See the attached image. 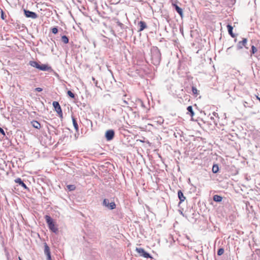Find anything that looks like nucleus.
Here are the masks:
<instances>
[{"instance_id":"16","label":"nucleus","mask_w":260,"mask_h":260,"mask_svg":"<svg viewBox=\"0 0 260 260\" xmlns=\"http://www.w3.org/2000/svg\"><path fill=\"white\" fill-rule=\"evenodd\" d=\"M187 111H188L187 114H189L191 117H193L194 116V113L193 111L192 110V106H188L187 108Z\"/></svg>"},{"instance_id":"20","label":"nucleus","mask_w":260,"mask_h":260,"mask_svg":"<svg viewBox=\"0 0 260 260\" xmlns=\"http://www.w3.org/2000/svg\"><path fill=\"white\" fill-rule=\"evenodd\" d=\"M72 120H73V124L75 129L76 130V131H78V123H77L75 118L73 117H72Z\"/></svg>"},{"instance_id":"26","label":"nucleus","mask_w":260,"mask_h":260,"mask_svg":"<svg viewBox=\"0 0 260 260\" xmlns=\"http://www.w3.org/2000/svg\"><path fill=\"white\" fill-rule=\"evenodd\" d=\"M224 251V250L223 248H220L218 250L217 254L218 255H221L222 254H223Z\"/></svg>"},{"instance_id":"9","label":"nucleus","mask_w":260,"mask_h":260,"mask_svg":"<svg viewBox=\"0 0 260 260\" xmlns=\"http://www.w3.org/2000/svg\"><path fill=\"white\" fill-rule=\"evenodd\" d=\"M44 253L47 256V260H51L50 248L46 243H45Z\"/></svg>"},{"instance_id":"37","label":"nucleus","mask_w":260,"mask_h":260,"mask_svg":"<svg viewBox=\"0 0 260 260\" xmlns=\"http://www.w3.org/2000/svg\"><path fill=\"white\" fill-rule=\"evenodd\" d=\"M19 260H22L20 257L19 258Z\"/></svg>"},{"instance_id":"11","label":"nucleus","mask_w":260,"mask_h":260,"mask_svg":"<svg viewBox=\"0 0 260 260\" xmlns=\"http://www.w3.org/2000/svg\"><path fill=\"white\" fill-rule=\"evenodd\" d=\"M178 196L180 200V203H182L185 200V197L184 196L183 192L180 190L178 191Z\"/></svg>"},{"instance_id":"34","label":"nucleus","mask_w":260,"mask_h":260,"mask_svg":"<svg viewBox=\"0 0 260 260\" xmlns=\"http://www.w3.org/2000/svg\"><path fill=\"white\" fill-rule=\"evenodd\" d=\"M92 80H93V81H95V79H94V77H92Z\"/></svg>"},{"instance_id":"33","label":"nucleus","mask_w":260,"mask_h":260,"mask_svg":"<svg viewBox=\"0 0 260 260\" xmlns=\"http://www.w3.org/2000/svg\"><path fill=\"white\" fill-rule=\"evenodd\" d=\"M97 84H98V81H95V86H97Z\"/></svg>"},{"instance_id":"27","label":"nucleus","mask_w":260,"mask_h":260,"mask_svg":"<svg viewBox=\"0 0 260 260\" xmlns=\"http://www.w3.org/2000/svg\"><path fill=\"white\" fill-rule=\"evenodd\" d=\"M68 94L71 98L74 99L75 98V94L70 90L68 91Z\"/></svg>"},{"instance_id":"8","label":"nucleus","mask_w":260,"mask_h":260,"mask_svg":"<svg viewBox=\"0 0 260 260\" xmlns=\"http://www.w3.org/2000/svg\"><path fill=\"white\" fill-rule=\"evenodd\" d=\"M114 136V132L113 130L110 129L106 132L105 137L108 141H110L113 139Z\"/></svg>"},{"instance_id":"17","label":"nucleus","mask_w":260,"mask_h":260,"mask_svg":"<svg viewBox=\"0 0 260 260\" xmlns=\"http://www.w3.org/2000/svg\"><path fill=\"white\" fill-rule=\"evenodd\" d=\"M227 28H228V32L229 33V34L233 37H235V35L233 33V27L230 25V24H228L227 25Z\"/></svg>"},{"instance_id":"21","label":"nucleus","mask_w":260,"mask_h":260,"mask_svg":"<svg viewBox=\"0 0 260 260\" xmlns=\"http://www.w3.org/2000/svg\"><path fill=\"white\" fill-rule=\"evenodd\" d=\"M218 171H219L218 166L216 164L214 165L212 167V172L214 173H216L218 172Z\"/></svg>"},{"instance_id":"1","label":"nucleus","mask_w":260,"mask_h":260,"mask_svg":"<svg viewBox=\"0 0 260 260\" xmlns=\"http://www.w3.org/2000/svg\"><path fill=\"white\" fill-rule=\"evenodd\" d=\"M151 58L154 64L157 65L159 63L161 59V54L157 48L153 49L152 51Z\"/></svg>"},{"instance_id":"32","label":"nucleus","mask_w":260,"mask_h":260,"mask_svg":"<svg viewBox=\"0 0 260 260\" xmlns=\"http://www.w3.org/2000/svg\"><path fill=\"white\" fill-rule=\"evenodd\" d=\"M256 98L257 100H258L260 102V98H259L258 96H256Z\"/></svg>"},{"instance_id":"23","label":"nucleus","mask_w":260,"mask_h":260,"mask_svg":"<svg viewBox=\"0 0 260 260\" xmlns=\"http://www.w3.org/2000/svg\"><path fill=\"white\" fill-rule=\"evenodd\" d=\"M128 105V102L126 100V99L124 98V99H122V104H121V106L123 107H126V106H127Z\"/></svg>"},{"instance_id":"18","label":"nucleus","mask_w":260,"mask_h":260,"mask_svg":"<svg viewBox=\"0 0 260 260\" xmlns=\"http://www.w3.org/2000/svg\"><path fill=\"white\" fill-rule=\"evenodd\" d=\"M213 199L215 202H220L222 200V198L220 196L216 194L213 196Z\"/></svg>"},{"instance_id":"29","label":"nucleus","mask_w":260,"mask_h":260,"mask_svg":"<svg viewBox=\"0 0 260 260\" xmlns=\"http://www.w3.org/2000/svg\"><path fill=\"white\" fill-rule=\"evenodd\" d=\"M52 32L54 34H56L58 32V29L56 27H53L51 29Z\"/></svg>"},{"instance_id":"19","label":"nucleus","mask_w":260,"mask_h":260,"mask_svg":"<svg viewBox=\"0 0 260 260\" xmlns=\"http://www.w3.org/2000/svg\"><path fill=\"white\" fill-rule=\"evenodd\" d=\"M48 69H49V68L47 65L42 64V65H40L38 69H39L41 71H47L48 70Z\"/></svg>"},{"instance_id":"15","label":"nucleus","mask_w":260,"mask_h":260,"mask_svg":"<svg viewBox=\"0 0 260 260\" xmlns=\"http://www.w3.org/2000/svg\"><path fill=\"white\" fill-rule=\"evenodd\" d=\"M29 64L31 67L36 68L37 69H39L40 64L36 61H30L29 62Z\"/></svg>"},{"instance_id":"7","label":"nucleus","mask_w":260,"mask_h":260,"mask_svg":"<svg viewBox=\"0 0 260 260\" xmlns=\"http://www.w3.org/2000/svg\"><path fill=\"white\" fill-rule=\"evenodd\" d=\"M247 43V39L244 38L242 41H240L238 42L237 44V49H241L243 47H245L246 48L248 49V47L246 46V44Z\"/></svg>"},{"instance_id":"12","label":"nucleus","mask_w":260,"mask_h":260,"mask_svg":"<svg viewBox=\"0 0 260 260\" xmlns=\"http://www.w3.org/2000/svg\"><path fill=\"white\" fill-rule=\"evenodd\" d=\"M139 25L140 26V28L139 30V31L143 30L147 27L146 23L142 21H141L139 22Z\"/></svg>"},{"instance_id":"10","label":"nucleus","mask_w":260,"mask_h":260,"mask_svg":"<svg viewBox=\"0 0 260 260\" xmlns=\"http://www.w3.org/2000/svg\"><path fill=\"white\" fill-rule=\"evenodd\" d=\"M172 5L175 8L176 11L177 13L180 15V16L182 17L183 16V10L181 8H180L179 6H178L175 4H172Z\"/></svg>"},{"instance_id":"3","label":"nucleus","mask_w":260,"mask_h":260,"mask_svg":"<svg viewBox=\"0 0 260 260\" xmlns=\"http://www.w3.org/2000/svg\"><path fill=\"white\" fill-rule=\"evenodd\" d=\"M103 205L109 209L112 210L115 208L116 205L114 202H110L108 199H105L104 200Z\"/></svg>"},{"instance_id":"4","label":"nucleus","mask_w":260,"mask_h":260,"mask_svg":"<svg viewBox=\"0 0 260 260\" xmlns=\"http://www.w3.org/2000/svg\"><path fill=\"white\" fill-rule=\"evenodd\" d=\"M55 111L58 113L59 116L61 118L62 117V112L60 106L58 102L54 101L52 104Z\"/></svg>"},{"instance_id":"36","label":"nucleus","mask_w":260,"mask_h":260,"mask_svg":"<svg viewBox=\"0 0 260 260\" xmlns=\"http://www.w3.org/2000/svg\"><path fill=\"white\" fill-rule=\"evenodd\" d=\"M124 97H126V94H124Z\"/></svg>"},{"instance_id":"6","label":"nucleus","mask_w":260,"mask_h":260,"mask_svg":"<svg viewBox=\"0 0 260 260\" xmlns=\"http://www.w3.org/2000/svg\"><path fill=\"white\" fill-rule=\"evenodd\" d=\"M25 15L26 17L31 18L32 19H36L37 18V14L33 12L28 11V10H24Z\"/></svg>"},{"instance_id":"35","label":"nucleus","mask_w":260,"mask_h":260,"mask_svg":"<svg viewBox=\"0 0 260 260\" xmlns=\"http://www.w3.org/2000/svg\"><path fill=\"white\" fill-rule=\"evenodd\" d=\"M2 18H3V19H4V18H3V14L2 15Z\"/></svg>"},{"instance_id":"2","label":"nucleus","mask_w":260,"mask_h":260,"mask_svg":"<svg viewBox=\"0 0 260 260\" xmlns=\"http://www.w3.org/2000/svg\"><path fill=\"white\" fill-rule=\"evenodd\" d=\"M45 219L49 229L53 232L56 233L58 231V229L55 227L52 219L49 215H46Z\"/></svg>"},{"instance_id":"31","label":"nucleus","mask_w":260,"mask_h":260,"mask_svg":"<svg viewBox=\"0 0 260 260\" xmlns=\"http://www.w3.org/2000/svg\"><path fill=\"white\" fill-rule=\"evenodd\" d=\"M0 133L2 134L4 136L5 135L4 131L1 127H0Z\"/></svg>"},{"instance_id":"25","label":"nucleus","mask_w":260,"mask_h":260,"mask_svg":"<svg viewBox=\"0 0 260 260\" xmlns=\"http://www.w3.org/2000/svg\"><path fill=\"white\" fill-rule=\"evenodd\" d=\"M67 188L70 191H72L75 189V186L74 185H68Z\"/></svg>"},{"instance_id":"22","label":"nucleus","mask_w":260,"mask_h":260,"mask_svg":"<svg viewBox=\"0 0 260 260\" xmlns=\"http://www.w3.org/2000/svg\"><path fill=\"white\" fill-rule=\"evenodd\" d=\"M61 41L64 44H67L69 42V39L66 36H63L61 37Z\"/></svg>"},{"instance_id":"14","label":"nucleus","mask_w":260,"mask_h":260,"mask_svg":"<svg viewBox=\"0 0 260 260\" xmlns=\"http://www.w3.org/2000/svg\"><path fill=\"white\" fill-rule=\"evenodd\" d=\"M15 182L16 183H18L20 185H21L22 187H24V188H25V189L27 188L25 184L21 180V179L20 178H17L15 180Z\"/></svg>"},{"instance_id":"13","label":"nucleus","mask_w":260,"mask_h":260,"mask_svg":"<svg viewBox=\"0 0 260 260\" xmlns=\"http://www.w3.org/2000/svg\"><path fill=\"white\" fill-rule=\"evenodd\" d=\"M31 123L32 126L37 129H40L41 128V124L37 121L34 120V121H31Z\"/></svg>"},{"instance_id":"24","label":"nucleus","mask_w":260,"mask_h":260,"mask_svg":"<svg viewBox=\"0 0 260 260\" xmlns=\"http://www.w3.org/2000/svg\"><path fill=\"white\" fill-rule=\"evenodd\" d=\"M256 51H257L256 48L254 46L252 45L251 46V55L254 54L255 52H256Z\"/></svg>"},{"instance_id":"5","label":"nucleus","mask_w":260,"mask_h":260,"mask_svg":"<svg viewBox=\"0 0 260 260\" xmlns=\"http://www.w3.org/2000/svg\"><path fill=\"white\" fill-rule=\"evenodd\" d=\"M136 251L137 252L142 256L145 258L151 257L150 255L146 252L143 248H136Z\"/></svg>"},{"instance_id":"28","label":"nucleus","mask_w":260,"mask_h":260,"mask_svg":"<svg viewBox=\"0 0 260 260\" xmlns=\"http://www.w3.org/2000/svg\"><path fill=\"white\" fill-rule=\"evenodd\" d=\"M192 91L194 94H198V90L195 87H193V86L192 87Z\"/></svg>"},{"instance_id":"30","label":"nucleus","mask_w":260,"mask_h":260,"mask_svg":"<svg viewBox=\"0 0 260 260\" xmlns=\"http://www.w3.org/2000/svg\"><path fill=\"white\" fill-rule=\"evenodd\" d=\"M42 88H40V87H37L36 88H35V90L37 91H38V92H41L42 91Z\"/></svg>"}]
</instances>
